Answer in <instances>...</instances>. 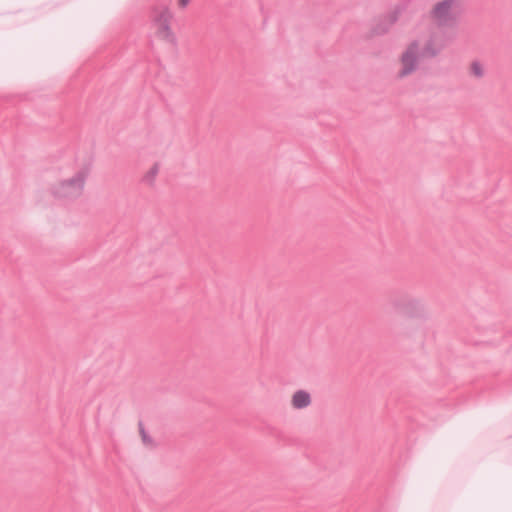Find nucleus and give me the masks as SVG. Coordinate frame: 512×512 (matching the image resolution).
Here are the masks:
<instances>
[{
  "mask_svg": "<svg viewBox=\"0 0 512 512\" xmlns=\"http://www.w3.org/2000/svg\"><path fill=\"white\" fill-rule=\"evenodd\" d=\"M84 186L82 178L74 177L58 183L53 188V193L62 198H72L80 195Z\"/></svg>",
  "mask_w": 512,
  "mask_h": 512,
  "instance_id": "nucleus-4",
  "label": "nucleus"
},
{
  "mask_svg": "<svg viewBox=\"0 0 512 512\" xmlns=\"http://www.w3.org/2000/svg\"><path fill=\"white\" fill-rule=\"evenodd\" d=\"M173 12L167 6L155 7L152 11L151 22L155 38L165 44L176 43V33L173 29Z\"/></svg>",
  "mask_w": 512,
  "mask_h": 512,
  "instance_id": "nucleus-1",
  "label": "nucleus"
},
{
  "mask_svg": "<svg viewBox=\"0 0 512 512\" xmlns=\"http://www.w3.org/2000/svg\"><path fill=\"white\" fill-rule=\"evenodd\" d=\"M442 50L440 39L436 36H430L424 41H420V55L422 58H432L437 56Z\"/></svg>",
  "mask_w": 512,
  "mask_h": 512,
  "instance_id": "nucleus-5",
  "label": "nucleus"
},
{
  "mask_svg": "<svg viewBox=\"0 0 512 512\" xmlns=\"http://www.w3.org/2000/svg\"><path fill=\"white\" fill-rule=\"evenodd\" d=\"M462 10L461 0H442L436 3L431 11V19L439 25H446L454 22Z\"/></svg>",
  "mask_w": 512,
  "mask_h": 512,
  "instance_id": "nucleus-3",
  "label": "nucleus"
},
{
  "mask_svg": "<svg viewBox=\"0 0 512 512\" xmlns=\"http://www.w3.org/2000/svg\"><path fill=\"white\" fill-rule=\"evenodd\" d=\"M290 405L294 410H304L312 405V394L305 389L295 390L290 396Z\"/></svg>",
  "mask_w": 512,
  "mask_h": 512,
  "instance_id": "nucleus-6",
  "label": "nucleus"
},
{
  "mask_svg": "<svg viewBox=\"0 0 512 512\" xmlns=\"http://www.w3.org/2000/svg\"><path fill=\"white\" fill-rule=\"evenodd\" d=\"M420 55V40H413L405 47L399 56L398 70L395 77L397 79H404L416 71L418 67Z\"/></svg>",
  "mask_w": 512,
  "mask_h": 512,
  "instance_id": "nucleus-2",
  "label": "nucleus"
},
{
  "mask_svg": "<svg viewBox=\"0 0 512 512\" xmlns=\"http://www.w3.org/2000/svg\"><path fill=\"white\" fill-rule=\"evenodd\" d=\"M468 74L473 78L480 79L485 74V67L479 61H472L468 66Z\"/></svg>",
  "mask_w": 512,
  "mask_h": 512,
  "instance_id": "nucleus-7",
  "label": "nucleus"
},
{
  "mask_svg": "<svg viewBox=\"0 0 512 512\" xmlns=\"http://www.w3.org/2000/svg\"><path fill=\"white\" fill-rule=\"evenodd\" d=\"M159 165H152L143 175L142 181L146 184L152 185L159 173Z\"/></svg>",
  "mask_w": 512,
  "mask_h": 512,
  "instance_id": "nucleus-8",
  "label": "nucleus"
},
{
  "mask_svg": "<svg viewBox=\"0 0 512 512\" xmlns=\"http://www.w3.org/2000/svg\"><path fill=\"white\" fill-rule=\"evenodd\" d=\"M191 0H177V5L180 9H185Z\"/></svg>",
  "mask_w": 512,
  "mask_h": 512,
  "instance_id": "nucleus-9",
  "label": "nucleus"
}]
</instances>
